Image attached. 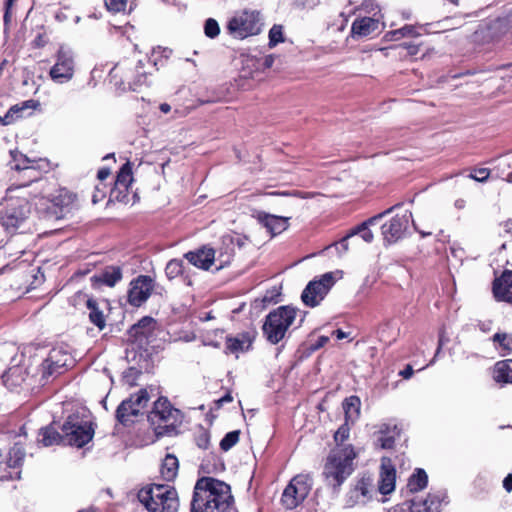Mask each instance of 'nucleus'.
<instances>
[{
    "instance_id": "nucleus-1",
    "label": "nucleus",
    "mask_w": 512,
    "mask_h": 512,
    "mask_svg": "<svg viewBox=\"0 0 512 512\" xmlns=\"http://www.w3.org/2000/svg\"><path fill=\"white\" fill-rule=\"evenodd\" d=\"M232 501L228 484L211 477H203L195 484L191 512H225Z\"/></svg>"
},
{
    "instance_id": "nucleus-2",
    "label": "nucleus",
    "mask_w": 512,
    "mask_h": 512,
    "mask_svg": "<svg viewBox=\"0 0 512 512\" xmlns=\"http://www.w3.org/2000/svg\"><path fill=\"white\" fill-rule=\"evenodd\" d=\"M137 498L148 512H177L178 494L169 485L149 484L142 487Z\"/></svg>"
},
{
    "instance_id": "nucleus-3",
    "label": "nucleus",
    "mask_w": 512,
    "mask_h": 512,
    "mask_svg": "<svg viewBox=\"0 0 512 512\" xmlns=\"http://www.w3.org/2000/svg\"><path fill=\"white\" fill-rule=\"evenodd\" d=\"M36 179V175L26 184L18 187H9L6 195L0 203V224L6 230H14L19 228L30 214V205L26 198L13 196L15 189L26 187L29 183Z\"/></svg>"
},
{
    "instance_id": "nucleus-4",
    "label": "nucleus",
    "mask_w": 512,
    "mask_h": 512,
    "mask_svg": "<svg viewBox=\"0 0 512 512\" xmlns=\"http://www.w3.org/2000/svg\"><path fill=\"white\" fill-rule=\"evenodd\" d=\"M356 454L351 446L334 449L328 456L323 475L329 486H341L353 471Z\"/></svg>"
},
{
    "instance_id": "nucleus-5",
    "label": "nucleus",
    "mask_w": 512,
    "mask_h": 512,
    "mask_svg": "<svg viewBox=\"0 0 512 512\" xmlns=\"http://www.w3.org/2000/svg\"><path fill=\"white\" fill-rule=\"evenodd\" d=\"M95 434V424L90 411L84 407L70 414L66 420V443L76 448L89 444Z\"/></svg>"
},
{
    "instance_id": "nucleus-6",
    "label": "nucleus",
    "mask_w": 512,
    "mask_h": 512,
    "mask_svg": "<svg viewBox=\"0 0 512 512\" xmlns=\"http://www.w3.org/2000/svg\"><path fill=\"white\" fill-rule=\"evenodd\" d=\"M297 310L290 306H281L271 311L263 324V333L272 344L279 343L289 327L295 321Z\"/></svg>"
},
{
    "instance_id": "nucleus-7",
    "label": "nucleus",
    "mask_w": 512,
    "mask_h": 512,
    "mask_svg": "<svg viewBox=\"0 0 512 512\" xmlns=\"http://www.w3.org/2000/svg\"><path fill=\"white\" fill-rule=\"evenodd\" d=\"M157 435L169 434L181 422V413L166 398H159L148 416Z\"/></svg>"
},
{
    "instance_id": "nucleus-8",
    "label": "nucleus",
    "mask_w": 512,
    "mask_h": 512,
    "mask_svg": "<svg viewBox=\"0 0 512 512\" xmlns=\"http://www.w3.org/2000/svg\"><path fill=\"white\" fill-rule=\"evenodd\" d=\"M111 80L122 90H140L148 86L149 73L144 70V63L138 61L134 67L124 68L121 65L115 66L110 72Z\"/></svg>"
},
{
    "instance_id": "nucleus-9",
    "label": "nucleus",
    "mask_w": 512,
    "mask_h": 512,
    "mask_svg": "<svg viewBox=\"0 0 512 512\" xmlns=\"http://www.w3.org/2000/svg\"><path fill=\"white\" fill-rule=\"evenodd\" d=\"M262 26L263 21L259 12L243 11L229 20L227 30L234 38L244 39L259 34Z\"/></svg>"
},
{
    "instance_id": "nucleus-10",
    "label": "nucleus",
    "mask_w": 512,
    "mask_h": 512,
    "mask_svg": "<svg viewBox=\"0 0 512 512\" xmlns=\"http://www.w3.org/2000/svg\"><path fill=\"white\" fill-rule=\"evenodd\" d=\"M507 34H512V9L504 16L481 24L473 34V41L486 44L497 41Z\"/></svg>"
},
{
    "instance_id": "nucleus-11",
    "label": "nucleus",
    "mask_w": 512,
    "mask_h": 512,
    "mask_svg": "<svg viewBox=\"0 0 512 512\" xmlns=\"http://www.w3.org/2000/svg\"><path fill=\"white\" fill-rule=\"evenodd\" d=\"M312 478L308 474L294 476L283 491L282 504L287 509L299 506L309 495L312 489Z\"/></svg>"
},
{
    "instance_id": "nucleus-12",
    "label": "nucleus",
    "mask_w": 512,
    "mask_h": 512,
    "mask_svg": "<svg viewBox=\"0 0 512 512\" xmlns=\"http://www.w3.org/2000/svg\"><path fill=\"white\" fill-rule=\"evenodd\" d=\"M334 284L335 277L332 272L325 273L319 280L309 282L301 295L303 303L310 307L319 305Z\"/></svg>"
},
{
    "instance_id": "nucleus-13",
    "label": "nucleus",
    "mask_w": 512,
    "mask_h": 512,
    "mask_svg": "<svg viewBox=\"0 0 512 512\" xmlns=\"http://www.w3.org/2000/svg\"><path fill=\"white\" fill-rule=\"evenodd\" d=\"M412 221L415 229L418 230L416 223L412 220V213L408 210L402 214H396L389 221L381 226L384 241L392 244L401 239L408 229L409 223Z\"/></svg>"
},
{
    "instance_id": "nucleus-14",
    "label": "nucleus",
    "mask_w": 512,
    "mask_h": 512,
    "mask_svg": "<svg viewBox=\"0 0 512 512\" xmlns=\"http://www.w3.org/2000/svg\"><path fill=\"white\" fill-rule=\"evenodd\" d=\"M155 282L147 275H139L130 282L128 291V302L130 305L139 307L145 303L152 291L154 290Z\"/></svg>"
},
{
    "instance_id": "nucleus-15",
    "label": "nucleus",
    "mask_w": 512,
    "mask_h": 512,
    "mask_svg": "<svg viewBox=\"0 0 512 512\" xmlns=\"http://www.w3.org/2000/svg\"><path fill=\"white\" fill-rule=\"evenodd\" d=\"M444 499V492L430 493L425 500H412L410 504H404L389 512H435Z\"/></svg>"
},
{
    "instance_id": "nucleus-16",
    "label": "nucleus",
    "mask_w": 512,
    "mask_h": 512,
    "mask_svg": "<svg viewBox=\"0 0 512 512\" xmlns=\"http://www.w3.org/2000/svg\"><path fill=\"white\" fill-rule=\"evenodd\" d=\"M40 106L39 101L34 99L25 100L21 103L11 106L8 111L0 116V124L8 126L21 118L32 115V111Z\"/></svg>"
},
{
    "instance_id": "nucleus-17",
    "label": "nucleus",
    "mask_w": 512,
    "mask_h": 512,
    "mask_svg": "<svg viewBox=\"0 0 512 512\" xmlns=\"http://www.w3.org/2000/svg\"><path fill=\"white\" fill-rule=\"evenodd\" d=\"M27 378V371L19 365L8 368L2 375L3 385L12 392H17Z\"/></svg>"
},
{
    "instance_id": "nucleus-18",
    "label": "nucleus",
    "mask_w": 512,
    "mask_h": 512,
    "mask_svg": "<svg viewBox=\"0 0 512 512\" xmlns=\"http://www.w3.org/2000/svg\"><path fill=\"white\" fill-rule=\"evenodd\" d=\"M372 491V481L368 478H362L348 493V506H354L356 504H364Z\"/></svg>"
},
{
    "instance_id": "nucleus-19",
    "label": "nucleus",
    "mask_w": 512,
    "mask_h": 512,
    "mask_svg": "<svg viewBox=\"0 0 512 512\" xmlns=\"http://www.w3.org/2000/svg\"><path fill=\"white\" fill-rule=\"evenodd\" d=\"M185 258L197 268L207 270L213 264L215 259V251L209 247H202L195 251L186 253Z\"/></svg>"
},
{
    "instance_id": "nucleus-20",
    "label": "nucleus",
    "mask_w": 512,
    "mask_h": 512,
    "mask_svg": "<svg viewBox=\"0 0 512 512\" xmlns=\"http://www.w3.org/2000/svg\"><path fill=\"white\" fill-rule=\"evenodd\" d=\"M60 431L64 432V424L54 420L46 427L40 429L39 436H41V439H38V441L45 447L58 445L63 439Z\"/></svg>"
},
{
    "instance_id": "nucleus-21",
    "label": "nucleus",
    "mask_w": 512,
    "mask_h": 512,
    "mask_svg": "<svg viewBox=\"0 0 512 512\" xmlns=\"http://www.w3.org/2000/svg\"><path fill=\"white\" fill-rule=\"evenodd\" d=\"M380 26L379 18L363 17L353 22L351 30L354 36L367 37L379 33L381 31Z\"/></svg>"
},
{
    "instance_id": "nucleus-22",
    "label": "nucleus",
    "mask_w": 512,
    "mask_h": 512,
    "mask_svg": "<svg viewBox=\"0 0 512 512\" xmlns=\"http://www.w3.org/2000/svg\"><path fill=\"white\" fill-rule=\"evenodd\" d=\"M396 471L390 460L382 459L379 491L382 494H389L395 489Z\"/></svg>"
},
{
    "instance_id": "nucleus-23",
    "label": "nucleus",
    "mask_w": 512,
    "mask_h": 512,
    "mask_svg": "<svg viewBox=\"0 0 512 512\" xmlns=\"http://www.w3.org/2000/svg\"><path fill=\"white\" fill-rule=\"evenodd\" d=\"M493 292L498 300L512 303V272L505 271L494 281Z\"/></svg>"
},
{
    "instance_id": "nucleus-24",
    "label": "nucleus",
    "mask_w": 512,
    "mask_h": 512,
    "mask_svg": "<svg viewBox=\"0 0 512 512\" xmlns=\"http://www.w3.org/2000/svg\"><path fill=\"white\" fill-rule=\"evenodd\" d=\"M41 205L45 206L44 212L47 219L59 220L64 217V198L62 194L44 198Z\"/></svg>"
},
{
    "instance_id": "nucleus-25",
    "label": "nucleus",
    "mask_w": 512,
    "mask_h": 512,
    "mask_svg": "<svg viewBox=\"0 0 512 512\" xmlns=\"http://www.w3.org/2000/svg\"><path fill=\"white\" fill-rule=\"evenodd\" d=\"M392 209L393 208H390V209L386 210L384 213L379 214L378 216L371 218L367 222H364L360 226L356 227L354 230H352V232L350 234H348L346 237H344L341 240L340 245L345 250H347V248H348L347 241L356 235L359 236L361 239H363V241H365L366 243H371L374 238V235H373L372 231L368 228V224H372L374 221L381 218L383 215L390 213L392 211Z\"/></svg>"
},
{
    "instance_id": "nucleus-26",
    "label": "nucleus",
    "mask_w": 512,
    "mask_h": 512,
    "mask_svg": "<svg viewBox=\"0 0 512 512\" xmlns=\"http://www.w3.org/2000/svg\"><path fill=\"white\" fill-rule=\"evenodd\" d=\"M257 219L260 223H262L265 228L272 235H276L286 230L288 227V219L286 217L276 216L272 214H267L265 212H259L257 215Z\"/></svg>"
},
{
    "instance_id": "nucleus-27",
    "label": "nucleus",
    "mask_w": 512,
    "mask_h": 512,
    "mask_svg": "<svg viewBox=\"0 0 512 512\" xmlns=\"http://www.w3.org/2000/svg\"><path fill=\"white\" fill-rule=\"evenodd\" d=\"M400 431L396 425L382 424L377 432V445L382 449H391Z\"/></svg>"
},
{
    "instance_id": "nucleus-28",
    "label": "nucleus",
    "mask_w": 512,
    "mask_h": 512,
    "mask_svg": "<svg viewBox=\"0 0 512 512\" xmlns=\"http://www.w3.org/2000/svg\"><path fill=\"white\" fill-rule=\"evenodd\" d=\"M491 341L500 356L512 354V333L498 331L492 336Z\"/></svg>"
},
{
    "instance_id": "nucleus-29",
    "label": "nucleus",
    "mask_w": 512,
    "mask_h": 512,
    "mask_svg": "<svg viewBox=\"0 0 512 512\" xmlns=\"http://www.w3.org/2000/svg\"><path fill=\"white\" fill-rule=\"evenodd\" d=\"M493 379L497 383L512 384V359L501 360L494 365Z\"/></svg>"
},
{
    "instance_id": "nucleus-30",
    "label": "nucleus",
    "mask_w": 512,
    "mask_h": 512,
    "mask_svg": "<svg viewBox=\"0 0 512 512\" xmlns=\"http://www.w3.org/2000/svg\"><path fill=\"white\" fill-rule=\"evenodd\" d=\"M252 339L248 334L227 338L226 348L230 353L238 354L249 350Z\"/></svg>"
},
{
    "instance_id": "nucleus-31",
    "label": "nucleus",
    "mask_w": 512,
    "mask_h": 512,
    "mask_svg": "<svg viewBox=\"0 0 512 512\" xmlns=\"http://www.w3.org/2000/svg\"><path fill=\"white\" fill-rule=\"evenodd\" d=\"M60 354V349H53L49 353V356L44 360L42 364L44 377L52 376L55 373H61L59 370L64 366V363H61L60 359H58Z\"/></svg>"
},
{
    "instance_id": "nucleus-32",
    "label": "nucleus",
    "mask_w": 512,
    "mask_h": 512,
    "mask_svg": "<svg viewBox=\"0 0 512 512\" xmlns=\"http://www.w3.org/2000/svg\"><path fill=\"white\" fill-rule=\"evenodd\" d=\"M361 401L357 396H350L343 402V409L345 412V421L347 423H354L360 415Z\"/></svg>"
},
{
    "instance_id": "nucleus-33",
    "label": "nucleus",
    "mask_w": 512,
    "mask_h": 512,
    "mask_svg": "<svg viewBox=\"0 0 512 512\" xmlns=\"http://www.w3.org/2000/svg\"><path fill=\"white\" fill-rule=\"evenodd\" d=\"M156 322L151 317H143L137 324H135L131 332L134 336L139 338H149L155 329Z\"/></svg>"
},
{
    "instance_id": "nucleus-34",
    "label": "nucleus",
    "mask_w": 512,
    "mask_h": 512,
    "mask_svg": "<svg viewBox=\"0 0 512 512\" xmlns=\"http://www.w3.org/2000/svg\"><path fill=\"white\" fill-rule=\"evenodd\" d=\"M10 155L13 163L12 169L38 174V171L29 165L31 160L25 154L18 150H11Z\"/></svg>"
},
{
    "instance_id": "nucleus-35",
    "label": "nucleus",
    "mask_w": 512,
    "mask_h": 512,
    "mask_svg": "<svg viewBox=\"0 0 512 512\" xmlns=\"http://www.w3.org/2000/svg\"><path fill=\"white\" fill-rule=\"evenodd\" d=\"M95 279L109 287H113L122 279V270L119 266H108L101 273L99 277Z\"/></svg>"
},
{
    "instance_id": "nucleus-36",
    "label": "nucleus",
    "mask_w": 512,
    "mask_h": 512,
    "mask_svg": "<svg viewBox=\"0 0 512 512\" xmlns=\"http://www.w3.org/2000/svg\"><path fill=\"white\" fill-rule=\"evenodd\" d=\"M26 456L25 449L19 443H15L9 450L6 464L9 468H19L23 465Z\"/></svg>"
},
{
    "instance_id": "nucleus-37",
    "label": "nucleus",
    "mask_w": 512,
    "mask_h": 512,
    "mask_svg": "<svg viewBox=\"0 0 512 512\" xmlns=\"http://www.w3.org/2000/svg\"><path fill=\"white\" fill-rule=\"evenodd\" d=\"M133 181L130 162L125 163L117 174L115 185L118 189L128 190Z\"/></svg>"
},
{
    "instance_id": "nucleus-38",
    "label": "nucleus",
    "mask_w": 512,
    "mask_h": 512,
    "mask_svg": "<svg viewBox=\"0 0 512 512\" xmlns=\"http://www.w3.org/2000/svg\"><path fill=\"white\" fill-rule=\"evenodd\" d=\"M86 304L87 308L89 309L90 321L100 330L104 329L106 325L105 317L103 312L98 308L96 301L93 299H88Z\"/></svg>"
},
{
    "instance_id": "nucleus-39",
    "label": "nucleus",
    "mask_w": 512,
    "mask_h": 512,
    "mask_svg": "<svg viewBox=\"0 0 512 512\" xmlns=\"http://www.w3.org/2000/svg\"><path fill=\"white\" fill-rule=\"evenodd\" d=\"M129 400H131L132 404V414L138 416L139 413L147 406L149 401V395L146 389H141L137 393L130 396Z\"/></svg>"
},
{
    "instance_id": "nucleus-40",
    "label": "nucleus",
    "mask_w": 512,
    "mask_h": 512,
    "mask_svg": "<svg viewBox=\"0 0 512 512\" xmlns=\"http://www.w3.org/2000/svg\"><path fill=\"white\" fill-rule=\"evenodd\" d=\"M427 482L428 476L426 472L422 469H417V471L409 478L408 488L411 492H417L424 489Z\"/></svg>"
},
{
    "instance_id": "nucleus-41",
    "label": "nucleus",
    "mask_w": 512,
    "mask_h": 512,
    "mask_svg": "<svg viewBox=\"0 0 512 512\" xmlns=\"http://www.w3.org/2000/svg\"><path fill=\"white\" fill-rule=\"evenodd\" d=\"M131 412H132L131 400L126 399V400L122 401L121 404L118 406V408L116 410V418L120 423L127 425L130 422H133V419H132L133 417H136L135 414H132Z\"/></svg>"
},
{
    "instance_id": "nucleus-42",
    "label": "nucleus",
    "mask_w": 512,
    "mask_h": 512,
    "mask_svg": "<svg viewBox=\"0 0 512 512\" xmlns=\"http://www.w3.org/2000/svg\"><path fill=\"white\" fill-rule=\"evenodd\" d=\"M58 60L57 62L51 67L49 71V75L51 79L57 83H63L64 82V60H63V47L60 46L57 52Z\"/></svg>"
},
{
    "instance_id": "nucleus-43",
    "label": "nucleus",
    "mask_w": 512,
    "mask_h": 512,
    "mask_svg": "<svg viewBox=\"0 0 512 512\" xmlns=\"http://www.w3.org/2000/svg\"><path fill=\"white\" fill-rule=\"evenodd\" d=\"M178 471V460L174 455H167L163 461L161 473L167 479H173Z\"/></svg>"
},
{
    "instance_id": "nucleus-44",
    "label": "nucleus",
    "mask_w": 512,
    "mask_h": 512,
    "mask_svg": "<svg viewBox=\"0 0 512 512\" xmlns=\"http://www.w3.org/2000/svg\"><path fill=\"white\" fill-rule=\"evenodd\" d=\"M391 39L400 40L405 37H418L420 33L417 31V28L413 25H405L399 29H396L392 32Z\"/></svg>"
},
{
    "instance_id": "nucleus-45",
    "label": "nucleus",
    "mask_w": 512,
    "mask_h": 512,
    "mask_svg": "<svg viewBox=\"0 0 512 512\" xmlns=\"http://www.w3.org/2000/svg\"><path fill=\"white\" fill-rule=\"evenodd\" d=\"M183 271V263L181 260L172 259L170 260L165 268V273L168 278L173 279L180 275Z\"/></svg>"
},
{
    "instance_id": "nucleus-46",
    "label": "nucleus",
    "mask_w": 512,
    "mask_h": 512,
    "mask_svg": "<svg viewBox=\"0 0 512 512\" xmlns=\"http://www.w3.org/2000/svg\"><path fill=\"white\" fill-rule=\"evenodd\" d=\"M239 434L238 430L227 433L220 442L221 449L223 451L230 450L239 441Z\"/></svg>"
},
{
    "instance_id": "nucleus-47",
    "label": "nucleus",
    "mask_w": 512,
    "mask_h": 512,
    "mask_svg": "<svg viewBox=\"0 0 512 512\" xmlns=\"http://www.w3.org/2000/svg\"><path fill=\"white\" fill-rule=\"evenodd\" d=\"M283 41V27L281 25H273L269 31V46L274 47Z\"/></svg>"
},
{
    "instance_id": "nucleus-48",
    "label": "nucleus",
    "mask_w": 512,
    "mask_h": 512,
    "mask_svg": "<svg viewBox=\"0 0 512 512\" xmlns=\"http://www.w3.org/2000/svg\"><path fill=\"white\" fill-rule=\"evenodd\" d=\"M204 33L209 38H215L220 33L218 22L213 18H208L204 24Z\"/></svg>"
},
{
    "instance_id": "nucleus-49",
    "label": "nucleus",
    "mask_w": 512,
    "mask_h": 512,
    "mask_svg": "<svg viewBox=\"0 0 512 512\" xmlns=\"http://www.w3.org/2000/svg\"><path fill=\"white\" fill-rule=\"evenodd\" d=\"M490 170L488 168H477L469 174V178L478 181L485 182L489 178Z\"/></svg>"
},
{
    "instance_id": "nucleus-50",
    "label": "nucleus",
    "mask_w": 512,
    "mask_h": 512,
    "mask_svg": "<svg viewBox=\"0 0 512 512\" xmlns=\"http://www.w3.org/2000/svg\"><path fill=\"white\" fill-rule=\"evenodd\" d=\"M127 0H105V5L112 12H121L125 9Z\"/></svg>"
},
{
    "instance_id": "nucleus-51",
    "label": "nucleus",
    "mask_w": 512,
    "mask_h": 512,
    "mask_svg": "<svg viewBox=\"0 0 512 512\" xmlns=\"http://www.w3.org/2000/svg\"><path fill=\"white\" fill-rule=\"evenodd\" d=\"M249 61L253 62V65H255L257 69H268L271 68L274 63V56L267 55L262 60L250 59Z\"/></svg>"
},
{
    "instance_id": "nucleus-52",
    "label": "nucleus",
    "mask_w": 512,
    "mask_h": 512,
    "mask_svg": "<svg viewBox=\"0 0 512 512\" xmlns=\"http://www.w3.org/2000/svg\"><path fill=\"white\" fill-rule=\"evenodd\" d=\"M349 423L345 421V424L340 426L338 430L334 434L335 441L337 442H343L346 440L349 436Z\"/></svg>"
},
{
    "instance_id": "nucleus-53",
    "label": "nucleus",
    "mask_w": 512,
    "mask_h": 512,
    "mask_svg": "<svg viewBox=\"0 0 512 512\" xmlns=\"http://www.w3.org/2000/svg\"><path fill=\"white\" fill-rule=\"evenodd\" d=\"M48 42V38L45 33H38L31 45L33 48H43Z\"/></svg>"
},
{
    "instance_id": "nucleus-54",
    "label": "nucleus",
    "mask_w": 512,
    "mask_h": 512,
    "mask_svg": "<svg viewBox=\"0 0 512 512\" xmlns=\"http://www.w3.org/2000/svg\"><path fill=\"white\" fill-rule=\"evenodd\" d=\"M105 196H106L105 187L101 188L100 186H96L95 192L92 195L93 204L99 203L100 201H102L105 198Z\"/></svg>"
},
{
    "instance_id": "nucleus-55",
    "label": "nucleus",
    "mask_w": 512,
    "mask_h": 512,
    "mask_svg": "<svg viewBox=\"0 0 512 512\" xmlns=\"http://www.w3.org/2000/svg\"><path fill=\"white\" fill-rule=\"evenodd\" d=\"M232 243L237 245L239 248H242L246 245L247 242H251V239L247 235L236 234L232 239Z\"/></svg>"
},
{
    "instance_id": "nucleus-56",
    "label": "nucleus",
    "mask_w": 512,
    "mask_h": 512,
    "mask_svg": "<svg viewBox=\"0 0 512 512\" xmlns=\"http://www.w3.org/2000/svg\"><path fill=\"white\" fill-rule=\"evenodd\" d=\"M499 167H503V168H510L511 169V172H509L507 174V176L504 178L505 181H507L508 183H511L512 182V164L510 162H507V161H502L500 162L499 164Z\"/></svg>"
},
{
    "instance_id": "nucleus-57",
    "label": "nucleus",
    "mask_w": 512,
    "mask_h": 512,
    "mask_svg": "<svg viewBox=\"0 0 512 512\" xmlns=\"http://www.w3.org/2000/svg\"><path fill=\"white\" fill-rule=\"evenodd\" d=\"M503 487L507 492L512 491V473L508 474L503 480Z\"/></svg>"
},
{
    "instance_id": "nucleus-58",
    "label": "nucleus",
    "mask_w": 512,
    "mask_h": 512,
    "mask_svg": "<svg viewBox=\"0 0 512 512\" xmlns=\"http://www.w3.org/2000/svg\"><path fill=\"white\" fill-rule=\"evenodd\" d=\"M404 379H409L413 375V369L408 365L404 370L399 373Z\"/></svg>"
},
{
    "instance_id": "nucleus-59",
    "label": "nucleus",
    "mask_w": 512,
    "mask_h": 512,
    "mask_svg": "<svg viewBox=\"0 0 512 512\" xmlns=\"http://www.w3.org/2000/svg\"><path fill=\"white\" fill-rule=\"evenodd\" d=\"M110 175V170L106 168H102L98 171L97 177L100 181H103L108 178Z\"/></svg>"
},
{
    "instance_id": "nucleus-60",
    "label": "nucleus",
    "mask_w": 512,
    "mask_h": 512,
    "mask_svg": "<svg viewBox=\"0 0 512 512\" xmlns=\"http://www.w3.org/2000/svg\"><path fill=\"white\" fill-rule=\"evenodd\" d=\"M208 444H209V439H208L207 435H203L198 439L199 447L206 449L208 447Z\"/></svg>"
},
{
    "instance_id": "nucleus-61",
    "label": "nucleus",
    "mask_w": 512,
    "mask_h": 512,
    "mask_svg": "<svg viewBox=\"0 0 512 512\" xmlns=\"http://www.w3.org/2000/svg\"><path fill=\"white\" fill-rule=\"evenodd\" d=\"M68 202L72 204L75 203V205L78 206V196L76 194L66 193V205L68 204Z\"/></svg>"
},
{
    "instance_id": "nucleus-62",
    "label": "nucleus",
    "mask_w": 512,
    "mask_h": 512,
    "mask_svg": "<svg viewBox=\"0 0 512 512\" xmlns=\"http://www.w3.org/2000/svg\"><path fill=\"white\" fill-rule=\"evenodd\" d=\"M70 62L71 61L66 57V74H65L66 81L72 77L73 67L70 66Z\"/></svg>"
},
{
    "instance_id": "nucleus-63",
    "label": "nucleus",
    "mask_w": 512,
    "mask_h": 512,
    "mask_svg": "<svg viewBox=\"0 0 512 512\" xmlns=\"http://www.w3.org/2000/svg\"><path fill=\"white\" fill-rule=\"evenodd\" d=\"M465 205H466V201L464 199H457L455 202H454V206L455 208L461 210L463 208H465Z\"/></svg>"
},
{
    "instance_id": "nucleus-64",
    "label": "nucleus",
    "mask_w": 512,
    "mask_h": 512,
    "mask_svg": "<svg viewBox=\"0 0 512 512\" xmlns=\"http://www.w3.org/2000/svg\"><path fill=\"white\" fill-rule=\"evenodd\" d=\"M503 226L505 231L512 235V221L505 222Z\"/></svg>"
}]
</instances>
